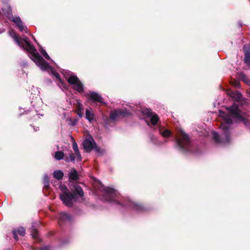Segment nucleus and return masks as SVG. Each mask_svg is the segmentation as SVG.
Returning a JSON list of instances; mask_svg holds the SVG:
<instances>
[{
  "mask_svg": "<svg viewBox=\"0 0 250 250\" xmlns=\"http://www.w3.org/2000/svg\"><path fill=\"white\" fill-rule=\"evenodd\" d=\"M159 133L164 138H168L172 135V132L163 126L159 127Z\"/></svg>",
  "mask_w": 250,
  "mask_h": 250,
  "instance_id": "15",
  "label": "nucleus"
},
{
  "mask_svg": "<svg viewBox=\"0 0 250 250\" xmlns=\"http://www.w3.org/2000/svg\"><path fill=\"white\" fill-rule=\"evenodd\" d=\"M44 187L46 188L49 187V178L47 174L44 175Z\"/></svg>",
  "mask_w": 250,
  "mask_h": 250,
  "instance_id": "25",
  "label": "nucleus"
},
{
  "mask_svg": "<svg viewBox=\"0 0 250 250\" xmlns=\"http://www.w3.org/2000/svg\"><path fill=\"white\" fill-rule=\"evenodd\" d=\"M229 94L233 100L237 102L240 101L242 97V95L238 91L230 92Z\"/></svg>",
  "mask_w": 250,
  "mask_h": 250,
  "instance_id": "17",
  "label": "nucleus"
},
{
  "mask_svg": "<svg viewBox=\"0 0 250 250\" xmlns=\"http://www.w3.org/2000/svg\"><path fill=\"white\" fill-rule=\"evenodd\" d=\"M73 149L75 154L71 153L68 156L66 157L65 161L68 162H73L75 160L80 161L82 160L80 153L79 152L78 147L75 142L73 143Z\"/></svg>",
  "mask_w": 250,
  "mask_h": 250,
  "instance_id": "9",
  "label": "nucleus"
},
{
  "mask_svg": "<svg viewBox=\"0 0 250 250\" xmlns=\"http://www.w3.org/2000/svg\"><path fill=\"white\" fill-rule=\"evenodd\" d=\"M10 36L14 39L17 44L24 50L30 54V58L39 66L42 70L50 72L56 77L57 81L62 83L60 75L44 60L38 53L35 47L29 42L28 38L26 37L21 38L18 36L13 30L9 32Z\"/></svg>",
  "mask_w": 250,
  "mask_h": 250,
  "instance_id": "1",
  "label": "nucleus"
},
{
  "mask_svg": "<svg viewBox=\"0 0 250 250\" xmlns=\"http://www.w3.org/2000/svg\"><path fill=\"white\" fill-rule=\"evenodd\" d=\"M69 84L73 85L74 88L79 92L83 91V85L78 77L75 75H70L67 78Z\"/></svg>",
  "mask_w": 250,
  "mask_h": 250,
  "instance_id": "10",
  "label": "nucleus"
},
{
  "mask_svg": "<svg viewBox=\"0 0 250 250\" xmlns=\"http://www.w3.org/2000/svg\"><path fill=\"white\" fill-rule=\"evenodd\" d=\"M175 141L178 146L183 150H187L190 146V140L187 134L180 129L178 132V136L176 137Z\"/></svg>",
  "mask_w": 250,
  "mask_h": 250,
  "instance_id": "7",
  "label": "nucleus"
},
{
  "mask_svg": "<svg viewBox=\"0 0 250 250\" xmlns=\"http://www.w3.org/2000/svg\"><path fill=\"white\" fill-rule=\"evenodd\" d=\"M219 116L222 118L220 127L223 131V135L225 139H220L219 134L215 131L212 132V136L216 142L225 144L229 141V128L232 124V120L230 115L221 110L219 111Z\"/></svg>",
  "mask_w": 250,
  "mask_h": 250,
  "instance_id": "4",
  "label": "nucleus"
},
{
  "mask_svg": "<svg viewBox=\"0 0 250 250\" xmlns=\"http://www.w3.org/2000/svg\"><path fill=\"white\" fill-rule=\"evenodd\" d=\"M78 115L80 117H82V114L81 113V111L79 112L78 113Z\"/></svg>",
  "mask_w": 250,
  "mask_h": 250,
  "instance_id": "28",
  "label": "nucleus"
},
{
  "mask_svg": "<svg viewBox=\"0 0 250 250\" xmlns=\"http://www.w3.org/2000/svg\"><path fill=\"white\" fill-rule=\"evenodd\" d=\"M54 177L60 180H61L63 176V173L61 170H55L53 173Z\"/></svg>",
  "mask_w": 250,
  "mask_h": 250,
  "instance_id": "20",
  "label": "nucleus"
},
{
  "mask_svg": "<svg viewBox=\"0 0 250 250\" xmlns=\"http://www.w3.org/2000/svg\"><path fill=\"white\" fill-rule=\"evenodd\" d=\"M245 62L250 65V52H246L245 54Z\"/></svg>",
  "mask_w": 250,
  "mask_h": 250,
  "instance_id": "23",
  "label": "nucleus"
},
{
  "mask_svg": "<svg viewBox=\"0 0 250 250\" xmlns=\"http://www.w3.org/2000/svg\"><path fill=\"white\" fill-rule=\"evenodd\" d=\"M88 96L93 102L104 103L102 97L96 92H89Z\"/></svg>",
  "mask_w": 250,
  "mask_h": 250,
  "instance_id": "13",
  "label": "nucleus"
},
{
  "mask_svg": "<svg viewBox=\"0 0 250 250\" xmlns=\"http://www.w3.org/2000/svg\"><path fill=\"white\" fill-rule=\"evenodd\" d=\"M95 146V143L92 138H87L83 142V148L87 152H90Z\"/></svg>",
  "mask_w": 250,
  "mask_h": 250,
  "instance_id": "12",
  "label": "nucleus"
},
{
  "mask_svg": "<svg viewBox=\"0 0 250 250\" xmlns=\"http://www.w3.org/2000/svg\"><path fill=\"white\" fill-rule=\"evenodd\" d=\"M40 52L46 59H47L48 60H50V57H49V55L47 54V53H46V52L45 51V50H44V49L42 48L40 50Z\"/></svg>",
  "mask_w": 250,
  "mask_h": 250,
  "instance_id": "26",
  "label": "nucleus"
},
{
  "mask_svg": "<svg viewBox=\"0 0 250 250\" xmlns=\"http://www.w3.org/2000/svg\"><path fill=\"white\" fill-rule=\"evenodd\" d=\"M71 220V216L68 213L65 212H62L59 214L58 220L59 223H62L66 221H70Z\"/></svg>",
  "mask_w": 250,
  "mask_h": 250,
  "instance_id": "14",
  "label": "nucleus"
},
{
  "mask_svg": "<svg viewBox=\"0 0 250 250\" xmlns=\"http://www.w3.org/2000/svg\"><path fill=\"white\" fill-rule=\"evenodd\" d=\"M128 114L126 110H115L112 111L110 114L111 120H116L121 117H125Z\"/></svg>",
  "mask_w": 250,
  "mask_h": 250,
  "instance_id": "11",
  "label": "nucleus"
},
{
  "mask_svg": "<svg viewBox=\"0 0 250 250\" xmlns=\"http://www.w3.org/2000/svg\"><path fill=\"white\" fill-rule=\"evenodd\" d=\"M41 250H50V247L49 246L44 247L42 248Z\"/></svg>",
  "mask_w": 250,
  "mask_h": 250,
  "instance_id": "27",
  "label": "nucleus"
},
{
  "mask_svg": "<svg viewBox=\"0 0 250 250\" xmlns=\"http://www.w3.org/2000/svg\"><path fill=\"white\" fill-rule=\"evenodd\" d=\"M141 110L142 114L146 116V121L148 125H155L157 124L159 119L156 114L153 113L151 110L147 108H142Z\"/></svg>",
  "mask_w": 250,
  "mask_h": 250,
  "instance_id": "8",
  "label": "nucleus"
},
{
  "mask_svg": "<svg viewBox=\"0 0 250 250\" xmlns=\"http://www.w3.org/2000/svg\"><path fill=\"white\" fill-rule=\"evenodd\" d=\"M226 109L231 115V116L236 121L243 123L246 126H250V122L245 115L240 111L238 103H233L231 106L226 107Z\"/></svg>",
  "mask_w": 250,
  "mask_h": 250,
  "instance_id": "5",
  "label": "nucleus"
},
{
  "mask_svg": "<svg viewBox=\"0 0 250 250\" xmlns=\"http://www.w3.org/2000/svg\"><path fill=\"white\" fill-rule=\"evenodd\" d=\"M247 94L249 95V96H250V88L247 90Z\"/></svg>",
  "mask_w": 250,
  "mask_h": 250,
  "instance_id": "29",
  "label": "nucleus"
},
{
  "mask_svg": "<svg viewBox=\"0 0 250 250\" xmlns=\"http://www.w3.org/2000/svg\"><path fill=\"white\" fill-rule=\"evenodd\" d=\"M25 233V230L23 227H20L17 230H13V234L14 238L16 240H18L17 234L18 233L21 236H24Z\"/></svg>",
  "mask_w": 250,
  "mask_h": 250,
  "instance_id": "16",
  "label": "nucleus"
},
{
  "mask_svg": "<svg viewBox=\"0 0 250 250\" xmlns=\"http://www.w3.org/2000/svg\"><path fill=\"white\" fill-rule=\"evenodd\" d=\"M60 188L61 193L60 195V199L63 203L68 207L73 206V203L76 201L82 202L83 201V192L81 187L77 184H75L71 188L72 193L64 185H61Z\"/></svg>",
  "mask_w": 250,
  "mask_h": 250,
  "instance_id": "2",
  "label": "nucleus"
},
{
  "mask_svg": "<svg viewBox=\"0 0 250 250\" xmlns=\"http://www.w3.org/2000/svg\"><path fill=\"white\" fill-rule=\"evenodd\" d=\"M241 78L243 82L250 86V80L244 74H241Z\"/></svg>",
  "mask_w": 250,
  "mask_h": 250,
  "instance_id": "22",
  "label": "nucleus"
},
{
  "mask_svg": "<svg viewBox=\"0 0 250 250\" xmlns=\"http://www.w3.org/2000/svg\"><path fill=\"white\" fill-rule=\"evenodd\" d=\"M104 191L105 195V200L110 202L117 205L121 204L122 206L125 207H129L138 211L143 209V208L142 206L137 204L128 199L125 201L124 200L123 202L121 203L123 197H121L119 193L114 188L109 187H104Z\"/></svg>",
  "mask_w": 250,
  "mask_h": 250,
  "instance_id": "3",
  "label": "nucleus"
},
{
  "mask_svg": "<svg viewBox=\"0 0 250 250\" xmlns=\"http://www.w3.org/2000/svg\"><path fill=\"white\" fill-rule=\"evenodd\" d=\"M31 235L35 239H38V232L37 230L34 228H32L31 230Z\"/></svg>",
  "mask_w": 250,
  "mask_h": 250,
  "instance_id": "24",
  "label": "nucleus"
},
{
  "mask_svg": "<svg viewBox=\"0 0 250 250\" xmlns=\"http://www.w3.org/2000/svg\"><path fill=\"white\" fill-rule=\"evenodd\" d=\"M69 177L70 180L73 181L77 180L79 178L77 171L74 169H72L69 172Z\"/></svg>",
  "mask_w": 250,
  "mask_h": 250,
  "instance_id": "19",
  "label": "nucleus"
},
{
  "mask_svg": "<svg viewBox=\"0 0 250 250\" xmlns=\"http://www.w3.org/2000/svg\"><path fill=\"white\" fill-rule=\"evenodd\" d=\"M64 157V153L61 151H57L55 153L54 157L56 160H60L63 159Z\"/></svg>",
  "mask_w": 250,
  "mask_h": 250,
  "instance_id": "21",
  "label": "nucleus"
},
{
  "mask_svg": "<svg viewBox=\"0 0 250 250\" xmlns=\"http://www.w3.org/2000/svg\"><path fill=\"white\" fill-rule=\"evenodd\" d=\"M86 118L90 122L94 121L95 119V115L91 109H86L85 112Z\"/></svg>",
  "mask_w": 250,
  "mask_h": 250,
  "instance_id": "18",
  "label": "nucleus"
},
{
  "mask_svg": "<svg viewBox=\"0 0 250 250\" xmlns=\"http://www.w3.org/2000/svg\"><path fill=\"white\" fill-rule=\"evenodd\" d=\"M5 16L11 21L14 22L21 32L27 33V28L23 24L19 17H13L12 15L11 9L8 4H5L1 8Z\"/></svg>",
  "mask_w": 250,
  "mask_h": 250,
  "instance_id": "6",
  "label": "nucleus"
}]
</instances>
